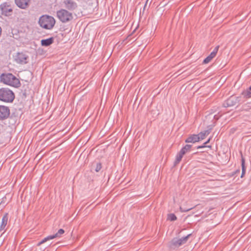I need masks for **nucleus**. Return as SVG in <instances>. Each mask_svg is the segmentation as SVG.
<instances>
[{
	"mask_svg": "<svg viewBox=\"0 0 251 251\" xmlns=\"http://www.w3.org/2000/svg\"><path fill=\"white\" fill-rule=\"evenodd\" d=\"M0 82L18 88L21 85L19 79L10 73H3L0 75Z\"/></svg>",
	"mask_w": 251,
	"mask_h": 251,
	"instance_id": "obj_1",
	"label": "nucleus"
},
{
	"mask_svg": "<svg viewBox=\"0 0 251 251\" xmlns=\"http://www.w3.org/2000/svg\"><path fill=\"white\" fill-rule=\"evenodd\" d=\"M15 98L12 90L7 87L0 88V101L6 103H12Z\"/></svg>",
	"mask_w": 251,
	"mask_h": 251,
	"instance_id": "obj_2",
	"label": "nucleus"
},
{
	"mask_svg": "<svg viewBox=\"0 0 251 251\" xmlns=\"http://www.w3.org/2000/svg\"><path fill=\"white\" fill-rule=\"evenodd\" d=\"M149 0H147L146 1V3L144 5V8H143V13H144V12H145L147 7V4H148V2L149 1Z\"/></svg>",
	"mask_w": 251,
	"mask_h": 251,
	"instance_id": "obj_28",
	"label": "nucleus"
},
{
	"mask_svg": "<svg viewBox=\"0 0 251 251\" xmlns=\"http://www.w3.org/2000/svg\"><path fill=\"white\" fill-rule=\"evenodd\" d=\"M63 3L67 10L74 11L77 7V3L73 0H64Z\"/></svg>",
	"mask_w": 251,
	"mask_h": 251,
	"instance_id": "obj_9",
	"label": "nucleus"
},
{
	"mask_svg": "<svg viewBox=\"0 0 251 251\" xmlns=\"http://www.w3.org/2000/svg\"><path fill=\"white\" fill-rule=\"evenodd\" d=\"M219 48V46H216L211 53L203 60L202 63L207 64L209 63L214 57H215L217 53Z\"/></svg>",
	"mask_w": 251,
	"mask_h": 251,
	"instance_id": "obj_12",
	"label": "nucleus"
},
{
	"mask_svg": "<svg viewBox=\"0 0 251 251\" xmlns=\"http://www.w3.org/2000/svg\"><path fill=\"white\" fill-rule=\"evenodd\" d=\"M65 232V231L64 229L61 228L58 230L57 232L55 233V234H53V236H54V238L56 237H61V235L63 234Z\"/></svg>",
	"mask_w": 251,
	"mask_h": 251,
	"instance_id": "obj_24",
	"label": "nucleus"
},
{
	"mask_svg": "<svg viewBox=\"0 0 251 251\" xmlns=\"http://www.w3.org/2000/svg\"><path fill=\"white\" fill-rule=\"evenodd\" d=\"M54 238V236H53V235H50V236H48L45 238H44L43 239H42L40 242H39L38 244H37V246H40L41 245V244L46 242L48 240H51V239H53Z\"/></svg>",
	"mask_w": 251,
	"mask_h": 251,
	"instance_id": "obj_21",
	"label": "nucleus"
},
{
	"mask_svg": "<svg viewBox=\"0 0 251 251\" xmlns=\"http://www.w3.org/2000/svg\"><path fill=\"white\" fill-rule=\"evenodd\" d=\"M57 17L63 23L70 22L73 19V14L65 9H61L56 12Z\"/></svg>",
	"mask_w": 251,
	"mask_h": 251,
	"instance_id": "obj_4",
	"label": "nucleus"
},
{
	"mask_svg": "<svg viewBox=\"0 0 251 251\" xmlns=\"http://www.w3.org/2000/svg\"><path fill=\"white\" fill-rule=\"evenodd\" d=\"M182 245L179 239L174 238L168 244V247L170 250H175Z\"/></svg>",
	"mask_w": 251,
	"mask_h": 251,
	"instance_id": "obj_10",
	"label": "nucleus"
},
{
	"mask_svg": "<svg viewBox=\"0 0 251 251\" xmlns=\"http://www.w3.org/2000/svg\"><path fill=\"white\" fill-rule=\"evenodd\" d=\"M192 145L187 144L180 151L184 155L186 153L190 151Z\"/></svg>",
	"mask_w": 251,
	"mask_h": 251,
	"instance_id": "obj_19",
	"label": "nucleus"
},
{
	"mask_svg": "<svg viewBox=\"0 0 251 251\" xmlns=\"http://www.w3.org/2000/svg\"><path fill=\"white\" fill-rule=\"evenodd\" d=\"M2 201H0V205L2 203Z\"/></svg>",
	"mask_w": 251,
	"mask_h": 251,
	"instance_id": "obj_32",
	"label": "nucleus"
},
{
	"mask_svg": "<svg viewBox=\"0 0 251 251\" xmlns=\"http://www.w3.org/2000/svg\"><path fill=\"white\" fill-rule=\"evenodd\" d=\"M8 220V213H5L4 214V215L2 218L1 223L0 225H2L4 226H6L7 224Z\"/></svg>",
	"mask_w": 251,
	"mask_h": 251,
	"instance_id": "obj_20",
	"label": "nucleus"
},
{
	"mask_svg": "<svg viewBox=\"0 0 251 251\" xmlns=\"http://www.w3.org/2000/svg\"><path fill=\"white\" fill-rule=\"evenodd\" d=\"M240 97H235L234 96H230L223 104L225 107H228L234 106L240 101Z\"/></svg>",
	"mask_w": 251,
	"mask_h": 251,
	"instance_id": "obj_6",
	"label": "nucleus"
},
{
	"mask_svg": "<svg viewBox=\"0 0 251 251\" xmlns=\"http://www.w3.org/2000/svg\"><path fill=\"white\" fill-rule=\"evenodd\" d=\"M28 56L23 52H18L15 56L16 62L21 64H25L28 63Z\"/></svg>",
	"mask_w": 251,
	"mask_h": 251,
	"instance_id": "obj_8",
	"label": "nucleus"
},
{
	"mask_svg": "<svg viewBox=\"0 0 251 251\" xmlns=\"http://www.w3.org/2000/svg\"><path fill=\"white\" fill-rule=\"evenodd\" d=\"M30 0H15L16 5L21 8L25 9L29 6Z\"/></svg>",
	"mask_w": 251,
	"mask_h": 251,
	"instance_id": "obj_11",
	"label": "nucleus"
},
{
	"mask_svg": "<svg viewBox=\"0 0 251 251\" xmlns=\"http://www.w3.org/2000/svg\"><path fill=\"white\" fill-rule=\"evenodd\" d=\"M54 42V38L51 37L48 39H42L41 41V44L42 46L48 47L51 45Z\"/></svg>",
	"mask_w": 251,
	"mask_h": 251,
	"instance_id": "obj_13",
	"label": "nucleus"
},
{
	"mask_svg": "<svg viewBox=\"0 0 251 251\" xmlns=\"http://www.w3.org/2000/svg\"><path fill=\"white\" fill-rule=\"evenodd\" d=\"M5 226H2V225H0V231H1L2 230H3L4 228H5Z\"/></svg>",
	"mask_w": 251,
	"mask_h": 251,
	"instance_id": "obj_30",
	"label": "nucleus"
},
{
	"mask_svg": "<svg viewBox=\"0 0 251 251\" xmlns=\"http://www.w3.org/2000/svg\"><path fill=\"white\" fill-rule=\"evenodd\" d=\"M167 219L171 221H175L176 220L177 217L174 213H170L168 214Z\"/></svg>",
	"mask_w": 251,
	"mask_h": 251,
	"instance_id": "obj_23",
	"label": "nucleus"
},
{
	"mask_svg": "<svg viewBox=\"0 0 251 251\" xmlns=\"http://www.w3.org/2000/svg\"><path fill=\"white\" fill-rule=\"evenodd\" d=\"M101 168H102L101 163L100 162L98 163H97L96 167L95 170L96 172H99L101 170Z\"/></svg>",
	"mask_w": 251,
	"mask_h": 251,
	"instance_id": "obj_25",
	"label": "nucleus"
},
{
	"mask_svg": "<svg viewBox=\"0 0 251 251\" xmlns=\"http://www.w3.org/2000/svg\"><path fill=\"white\" fill-rule=\"evenodd\" d=\"M210 138H209L207 140V141H206L204 143V144L206 145V144H208L210 142Z\"/></svg>",
	"mask_w": 251,
	"mask_h": 251,
	"instance_id": "obj_31",
	"label": "nucleus"
},
{
	"mask_svg": "<svg viewBox=\"0 0 251 251\" xmlns=\"http://www.w3.org/2000/svg\"><path fill=\"white\" fill-rule=\"evenodd\" d=\"M1 14L5 16H11L13 12V8L11 5L7 2L0 4Z\"/></svg>",
	"mask_w": 251,
	"mask_h": 251,
	"instance_id": "obj_5",
	"label": "nucleus"
},
{
	"mask_svg": "<svg viewBox=\"0 0 251 251\" xmlns=\"http://www.w3.org/2000/svg\"><path fill=\"white\" fill-rule=\"evenodd\" d=\"M242 94L247 99L251 98V85L247 89L244 91Z\"/></svg>",
	"mask_w": 251,
	"mask_h": 251,
	"instance_id": "obj_18",
	"label": "nucleus"
},
{
	"mask_svg": "<svg viewBox=\"0 0 251 251\" xmlns=\"http://www.w3.org/2000/svg\"><path fill=\"white\" fill-rule=\"evenodd\" d=\"M38 23L42 28L46 29H51L54 26L55 20L53 17L45 15L40 17Z\"/></svg>",
	"mask_w": 251,
	"mask_h": 251,
	"instance_id": "obj_3",
	"label": "nucleus"
},
{
	"mask_svg": "<svg viewBox=\"0 0 251 251\" xmlns=\"http://www.w3.org/2000/svg\"><path fill=\"white\" fill-rule=\"evenodd\" d=\"M197 134H192L189 136L185 141L186 143H195L199 141V137Z\"/></svg>",
	"mask_w": 251,
	"mask_h": 251,
	"instance_id": "obj_14",
	"label": "nucleus"
},
{
	"mask_svg": "<svg viewBox=\"0 0 251 251\" xmlns=\"http://www.w3.org/2000/svg\"><path fill=\"white\" fill-rule=\"evenodd\" d=\"M240 172V170L238 169V170H236L235 172H233V175H236L239 174Z\"/></svg>",
	"mask_w": 251,
	"mask_h": 251,
	"instance_id": "obj_29",
	"label": "nucleus"
},
{
	"mask_svg": "<svg viewBox=\"0 0 251 251\" xmlns=\"http://www.w3.org/2000/svg\"><path fill=\"white\" fill-rule=\"evenodd\" d=\"M241 167H242V174H241V177H243L246 173V167L245 166V159L242 156V158H241Z\"/></svg>",
	"mask_w": 251,
	"mask_h": 251,
	"instance_id": "obj_16",
	"label": "nucleus"
},
{
	"mask_svg": "<svg viewBox=\"0 0 251 251\" xmlns=\"http://www.w3.org/2000/svg\"><path fill=\"white\" fill-rule=\"evenodd\" d=\"M10 115V110L8 106L0 105V121L7 119Z\"/></svg>",
	"mask_w": 251,
	"mask_h": 251,
	"instance_id": "obj_7",
	"label": "nucleus"
},
{
	"mask_svg": "<svg viewBox=\"0 0 251 251\" xmlns=\"http://www.w3.org/2000/svg\"><path fill=\"white\" fill-rule=\"evenodd\" d=\"M191 235H192V234H189L185 237H182L181 238H179L180 239V241H181L182 244L183 245V244H185L187 242L189 238Z\"/></svg>",
	"mask_w": 251,
	"mask_h": 251,
	"instance_id": "obj_22",
	"label": "nucleus"
},
{
	"mask_svg": "<svg viewBox=\"0 0 251 251\" xmlns=\"http://www.w3.org/2000/svg\"><path fill=\"white\" fill-rule=\"evenodd\" d=\"M183 155L184 154L180 151L178 152L176 156V160L174 162V166L177 165L180 162Z\"/></svg>",
	"mask_w": 251,
	"mask_h": 251,
	"instance_id": "obj_17",
	"label": "nucleus"
},
{
	"mask_svg": "<svg viewBox=\"0 0 251 251\" xmlns=\"http://www.w3.org/2000/svg\"><path fill=\"white\" fill-rule=\"evenodd\" d=\"M211 128L200 132L197 135L199 137V141L204 139L210 132Z\"/></svg>",
	"mask_w": 251,
	"mask_h": 251,
	"instance_id": "obj_15",
	"label": "nucleus"
},
{
	"mask_svg": "<svg viewBox=\"0 0 251 251\" xmlns=\"http://www.w3.org/2000/svg\"><path fill=\"white\" fill-rule=\"evenodd\" d=\"M205 147L210 148V147H211V146H207L206 145H204V143H203L201 146H198L197 147V149H199L204 148H205Z\"/></svg>",
	"mask_w": 251,
	"mask_h": 251,
	"instance_id": "obj_27",
	"label": "nucleus"
},
{
	"mask_svg": "<svg viewBox=\"0 0 251 251\" xmlns=\"http://www.w3.org/2000/svg\"><path fill=\"white\" fill-rule=\"evenodd\" d=\"M193 208L191 207V208H183V207H180V210L181 212H187L191 209H192Z\"/></svg>",
	"mask_w": 251,
	"mask_h": 251,
	"instance_id": "obj_26",
	"label": "nucleus"
}]
</instances>
